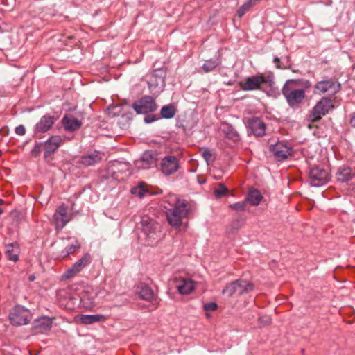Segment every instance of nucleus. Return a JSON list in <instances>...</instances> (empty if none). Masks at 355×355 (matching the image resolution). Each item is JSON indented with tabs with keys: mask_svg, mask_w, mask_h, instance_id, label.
Returning a JSON list of instances; mask_svg holds the SVG:
<instances>
[{
	"mask_svg": "<svg viewBox=\"0 0 355 355\" xmlns=\"http://www.w3.org/2000/svg\"><path fill=\"white\" fill-rule=\"evenodd\" d=\"M164 205L166 209V214L168 223L174 227H180L182 219L187 218L189 213V207L187 200L180 199L176 195L170 194L165 198Z\"/></svg>",
	"mask_w": 355,
	"mask_h": 355,
	"instance_id": "1",
	"label": "nucleus"
},
{
	"mask_svg": "<svg viewBox=\"0 0 355 355\" xmlns=\"http://www.w3.org/2000/svg\"><path fill=\"white\" fill-rule=\"evenodd\" d=\"M302 83L300 79L288 80L282 89L283 96L291 107L299 105L305 98L304 89L297 88Z\"/></svg>",
	"mask_w": 355,
	"mask_h": 355,
	"instance_id": "2",
	"label": "nucleus"
},
{
	"mask_svg": "<svg viewBox=\"0 0 355 355\" xmlns=\"http://www.w3.org/2000/svg\"><path fill=\"white\" fill-rule=\"evenodd\" d=\"M180 159L178 156L168 154L159 160V170L164 176L175 175L180 168Z\"/></svg>",
	"mask_w": 355,
	"mask_h": 355,
	"instance_id": "3",
	"label": "nucleus"
},
{
	"mask_svg": "<svg viewBox=\"0 0 355 355\" xmlns=\"http://www.w3.org/2000/svg\"><path fill=\"white\" fill-rule=\"evenodd\" d=\"M8 319L13 326H22L29 323L32 319L31 311L21 305H17L13 307L8 315Z\"/></svg>",
	"mask_w": 355,
	"mask_h": 355,
	"instance_id": "4",
	"label": "nucleus"
},
{
	"mask_svg": "<svg viewBox=\"0 0 355 355\" xmlns=\"http://www.w3.org/2000/svg\"><path fill=\"white\" fill-rule=\"evenodd\" d=\"M166 71L164 68L155 69L150 76L148 85L150 93L153 95L159 94L166 85Z\"/></svg>",
	"mask_w": 355,
	"mask_h": 355,
	"instance_id": "5",
	"label": "nucleus"
},
{
	"mask_svg": "<svg viewBox=\"0 0 355 355\" xmlns=\"http://www.w3.org/2000/svg\"><path fill=\"white\" fill-rule=\"evenodd\" d=\"M254 285L244 279H237L227 284L223 290V293L228 297L234 295H241L252 291Z\"/></svg>",
	"mask_w": 355,
	"mask_h": 355,
	"instance_id": "6",
	"label": "nucleus"
},
{
	"mask_svg": "<svg viewBox=\"0 0 355 355\" xmlns=\"http://www.w3.org/2000/svg\"><path fill=\"white\" fill-rule=\"evenodd\" d=\"M274 83L273 78L270 76L257 75L248 77L245 81L241 83V88L244 91L259 90L263 84L272 86Z\"/></svg>",
	"mask_w": 355,
	"mask_h": 355,
	"instance_id": "7",
	"label": "nucleus"
},
{
	"mask_svg": "<svg viewBox=\"0 0 355 355\" xmlns=\"http://www.w3.org/2000/svg\"><path fill=\"white\" fill-rule=\"evenodd\" d=\"M141 230L150 240H156L161 232V225L148 216H143L141 218Z\"/></svg>",
	"mask_w": 355,
	"mask_h": 355,
	"instance_id": "8",
	"label": "nucleus"
},
{
	"mask_svg": "<svg viewBox=\"0 0 355 355\" xmlns=\"http://www.w3.org/2000/svg\"><path fill=\"white\" fill-rule=\"evenodd\" d=\"M332 108H334V106L331 101L327 98H322L313 108V111L309 116V121L315 122L320 120L322 116H324Z\"/></svg>",
	"mask_w": 355,
	"mask_h": 355,
	"instance_id": "9",
	"label": "nucleus"
},
{
	"mask_svg": "<svg viewBox=\"0 0 355 355\" xmlns=\"http://www.w3.org/2000/svg\"><path fill=\"white\" fill-rule=\"evenodd\" d=\"M132 107L137 114H148L155 112L157 106L155 100L150 96H145L135 101Z\"/></svg>",
	"mask_w": 355,
	"mask_h": 355,
	"instance_id": "10",
	"label": "nucleus"
},
{
	"mask_svg": "<svg viewBox=\"0 0 355 355\" xmlns=\"http://www.w3.org/2000/svg\"><path fill=\"white\" fill-rule=\"evenodd\" d=\"M269 149L277 161L285 160L293 154L292 147L284 141L271 144Z\"/></svg>",
	"mask_w": 355,
	"mask_h": 355,
	"instance_id": "11",
	"label": "nucleus"
},
{
	"mask_svg": "<svg viewBox=\"0 0 355 355\" xmlns=\"http://www.w3.org/2000/svg\"><path fill=\"white\" fill-rule=\"evenodd\" d=\"M309 176L310 183L313 187H319L329 180L328 171L320 166L311 168Z\"/></svg>",
	"mask_w": 355,
	"mask_h": 355,
	"instance_id": "12",
	"label": "nucleus"
},
{
	"mask_svg": "<svg viewBox=\"0 0 355 355\" xmlns=\"http://www.w3.org/2000/svg\"><path fill=\"white\" fill-rule=\"evenodd\" d=\"M53 220L57 230H62L71 220V216L67 212V207L59 206L53 215Z\"/></svg>",
	"mask_w": 355,
	"mask_h": 355,
	"instance_id": "13",
	"label": "nucleus"
},
{
	"mask_svg": "<svg viewBox=\"0 0 355 355\" xmlns=\"http://www.w3.org/2000/svg\"><path fill=\"white\" fill-rule=\"evenodd\" d=\"M136 293L141 300L152 303L153 308L151 310L155 309L157 307L159 300L155 297L154 292L150 286L141 284L137 287Z\"/></svg>",
	"mask_w": 355,
	"mask_h": 355,
	"instance_id": "14",
	"label": "nucleus"
},
{
	"mask_svg": "<svg viewBox=\"0 0 355 355\" xmlns=\"http://www.w3.org/2000/svg\"><path fill=\"white\" fill-rule=\"evenodd\" d=\"M55 119L53 116L49 114L43 116L35 126V135L38 137H41V134L49 131L55 123Z\"/></svg>",
	"mask_w": 355,
	"mask_h": 355,
	"instance_id": "15",
	"label": "nucleus"
},
{
	"mask_svg": "<svg viewBox=\"0 0 355 355\" xmlns=\"http://www.w3.org/2000/svg\"><path fill=\"white\" fill-rule=\"evenodd\" d=\"M314 87L315 94H322L327 92L336 94L340 90V84L333 80H327L318 82Z\"/></svg>",
	"mask_w": 355,
	"mask_h": 355,
	"instance_id": "16",
	"label": "nucleus"
},
{
	"mask_svg": "<svg viewBox=\"0 0 355 355\" xmlns=\"http://www.w3.org/2000/svg\"><path fill=\"white\" fill-rule=\"evenodd\" d=\"M157 155L151 151L144 152L139 159L135 162V166L139 169H148L156 164Z\"/></svg>",
	"mask_w": 355,
	"mask_h": 355,
	"instance_id": "17",
	"label": "nucleus"
},
{
	"mask_svg": "<svg viewBox=\"0 0 355 355\" xmlns=\"http://www.w3.org/2000/svg\"><path fill=\"white\" fill-rule=\"evenodd\" d=\"M248 127L249 131L257 137H261L265 135L266 125L259 118L253 117L249 119Z\"/></svg>",
	"mask_w": 355,
	"mask_h": 355,
	"instance_id": "18",
	"label": "nucleus"
},
{
	"mask_svg": "<svg viewBox=\"0 0 355 355\" xmlns=\"http://www.w3.org/2000/svg\"><path fill=\"white\" fill-rule=\"evenodd\" d=\"M102 159V153L99 151L94 150L82 156L78 163L84 166H91L100 163Z\"/></svg>",
	"mask_w": 355,
	"mask_h": 355,
	"instance_id": "19",
	"label": "nucleus"
},
{
	"mask_svg": "<svg viewBox=\"0 0 355 355\" xmlns=\"http://www.w3.org/2000/svg\"><path fill=\"white\" fill-rule=\"evenodd\" d=\"M61 122L64 130L69 132L78 130L82 126L81 121L71 114H65Z\"/></svg>",
	"mask_w": 355,
	"mask_h": 355,
	"instance_id": "20",
	"label": "nucleus"
},
{
	"mask_svg": "<svg viewBox=\"0 0 355 355\" xmlns=\"http://www.w3.org/2000/svg\"><path fill=\"white\" fill-rule=\"evenodd\" d=\"M63 143V139L59 135L51 136L44 143V155L47 156L56 151Z\"/></svg>",
	"mask_w": 355,
	"mask_h": 355,
	"instance_id": "21",
	"label": "nucleus"
},
{
	"mask_svg": "<svg viewBox=\"0 0 355 355\" xmlns=\"http://www.w3.org/2000/svg\"><path fill=\"white\" fill-rule=\"evenodd\" d=\"M176 287L180 294L187 295L194 289L195 284L191 279L182 278L178 282Z\"/></svg>",
	"mask_w": 355,
	"mask_h": 355,
	"instance_id": "22",
	"label": "nucleus"
},
{
	"mask_svg": "<svg viewBox=\"0 0 355 355\" xmlns=\"http://www.w3.org/2000/svg\"><path fill=\"white\" fill-rule=\"evenodd\" d=\"M34 328L40 332H45L51 329L52 320L49 317H41L34 321Z\"/></svg>",
	"mask_w": 355,
	"mask_h": 355,
	"instance_id": "23",
	"label": "nucleus"
},
{
	"mask_svg": "<svg viewBox=\"0 0 355 355\" xmlns=\"http://www.w3.org/2000/svg\"><path fill=\"white\" fill-rule=\"evenodd\" d=\"M354 177L352 168L348 166L340 167L336 173V179L341 182H347Z\"/></svg>",
	"mask_w": 355,
	"mask_h": 355,
	"instance_id": "24",
	"label": "nucleus"
},
{
	"mask_svg": "<svg viewBox=\"0 0 355 355\" xmlns=\"http://www.w3.org/2000/svg\"><path fill=\"white\" fill-rule=\"evenodd\" d=\"M80 322L85 324H91L95 322H105L107 317L104 315H80Z\"/></svg>",
	"mask_w": 355,
	"mask_h": 355,
	"instance_id": "25",
	"label": "nucleus"
},
{
	"mask_svg": "<svg viewBox=\"0 0 355 355\" xmlns=\"http://www.w3.org/2000/svg\"><path fill=\"white\" fill-rule=\"evenodd\" d=\"M263 199V196L261 192L256 189H251L249 190L246 201L252 206H257L259 205Z\"/></svg>",
	"mask_w": 355,
	"mask_h": 355,
	"instance_id": "26",
	"label": "nucleus"
},
{
	"mask_svg": "<svg viewBox=\"0 0 355 355\" xmlns=\"http://www.w3.org/2000/svg\"><path fill=\"white\" fill-rule=\"evenodd\" d=\"M220 129L227 139L232 140L233 141H237L239 140V134L231 125L228 123H223Z\"/></svg>",
	"mask_w": 355,
	"mask_h": 355,
	"instance_id": "27",
	"label": "nucleus"
},
{
	"mask_svg": "<svg viewBox=\"0 0 355 355\" xmlns=\"http://www.w3.org/2000/svg\"><path fill=\"white\" fill-rule=\"evenodd\" d=\"M19 247L17 243H12L6 246V254L8 259L16 262L19 259Z\"/></svg>",
	"mask_w": 355,
	"mask_h": 355,
	"instance_id": "28",
	"label": "nucleus"
},
{
	"mask_svg": "<svg viewBox=\"0 0 355 355\" xmlns=\"http://www.w3.org/2000/svg\"><path fill=\"white\" fill-rule=\"evenodd\" d=\"M220 62H221L219 58L210 59L205 62L202 66V69L205 73H209L214 70L218 65H220Z\"/></svg>",
	"mask_w": 355,
	"mask_h": 355,
	"instance_id": "29",
	"label": "nucleus"
},
{
	"mask_svg": "<svg viewBox=\"0 0 355 355\" xmlns=\"http://www.w3.org/2000/svg\"><path fill=\"white\" fill-rule=\"evenodd\" d=\"M83 270V268H80L78 264L76 263L69 269L66 270V272L64 273L63 277L65 279H71L76 276L78 273H79L80 271Z\"/></svg>",
	"mask_w": 355,
	"mask_h": 355,
	"instance_id": "30",
	"label": "nucleus"
},
{
	"mask_svg": "<svg viewBox=\"0 0 355 355\" xmlns=\"http://www.w3.org/2000/svg\"><path fill=\"white\" fill-rule=\"evenodd\" d=\"M162 116L165 119H171L175 114V110L173 105H164L161 109L160 112Z\"/></svg>",
	"mask_w": 355,
	"mask_h": 355,
	"instance_id": "31",
	"label": "nucleus"
},
{
	"mask_svg": "<svg viewBox=\"0 0 355 355\" xmlns=\"http://www.w3.org/2000/svg\"><path fill=\"white\" fill-rule=\"evenodd\" d=\"M80 248V244L78 241H75L73 243L67 246L63 250L62 253L64 257H67L69 254L74 253L78 249Z\"/></svg>",
	"mask_w": 355,
	"mask_h": 355,
	"instance_id": "32",
	"label": "nucleus"
},
{
	"mask_svg": "<svg viewBox=\"0 0 355 355\" xmlns=\"http://www.w3.org/2000/svg\"><path fill=\"white\" fill-rule=\"evenodd\" d=\"M148 190L145 189L142 184H139L137 187H135L131 189V193L133 195H135L139 198H143L144 196H145Z\"/></svg>",
	"mask_w": 355,
	"mask_h": 355,
	"instance_id": "33",
	"label": "nucleus"
},
{
	"mask_svg": "<svg viewBox=\"0 0 355 355\" xmlns=\"http://www.w3.org/2000/svg\"><path fill=\"white\" fill-rule=\"evenodd\" d=\"M214 193L216 198H220L228 193V189L223 184L220 183L218 188L214 190Z\"/></svg>",
	"mask_w": 355,
	"mask_h": 355,
	"instance_id": "34",
	"label": "nucleus"
},
{
	"mask_svg": "<svg viewBox=\"0 0 355 355\" xmlns=\"http://www.w3.org/2000/svg\"><path fill=\"white\" fill-rule=\"evenodd\" d=\"M91 262V256L89 253L84 254L83 257L78 259L76 263L83 269Z\"/></svg>",
	"mask_w": 355,
	"mask_h": 355,
	"instance_id": "35",
	"label": "nucleus"
},
{
	"mask_svg": "<svg viewBox=\"0 0 355 355\" xmlns=\"http://www.w3.org/2000/svg\"><path fill=\"white\" fill-rule=\"evenodd\" d=\"M246 200L245 201H240L230 205V208L236 211H243L246 207Z\"/></svg>",
	"mask_w": 355,
	"mask_h": 355,
	"instance_id": "36",
	"label": "nucleus"
},
{
	"mask_svg": "<svg viewBox=\"0 0 355 355\" xmlns=\"http://www.w3.org/2000/svg\"><path fill=\"white\" fill-rule=\"evenodd\" d=\"M202 156L207 164H209L211 162H213L214 159V155L211 150L209 148H206L202 151Z\"/></svg>",
	"mask_w": 355,
	"mask_h": 355,
	"instance_id": "37",
	"label": "nucleus"
},
{
	"mask_svg": "<svg viewBox=\"0 0 355 355\" xmlns=\"http://www.w3.org/2000/svg\"><path fill=\"white\" fill-rule=\"evenodd\" d=\"M251 8H252V6L250 5V3L245 2L238 10V11H237L238 16L240 18L242 17Z\"/></svg>",
	"mask_w": 355,
	"mask_h": 355,
	"instance_id": "38",
	"label": "nucleus"
},
{
	"mask_svg": "<svg viewBox=\"0 0 355 355\" xmlns=\"http://www.w3.org/2000/svg\"><path fill=\"white\" fill-rule=\"evenodd\" d=\"M259 324L262 326H266L271 322V318L268 315H263L259 318Z\"/></svg>",
	"mask_w": 355,
	"mask_h": 355,
	"instance_id": "39",
	"label": "nucleus"
},
{
	"mask_svg": "<svg viewBox=\"0 0 355 355\" xmlns=\"http://www.w3.org/2000/svg\"><path fill=\"white\" fill-rule=\"evenodd\" d=\"M218 305L215 302L207 303L204 305V309L207 311H214L216 310Z\"/></svg>",
	"mask_w": 355,
	"mask_h": 355,
	"instance_id": "40",
	"label": "nucleus"
},
{
	"mask_svg": "<svg viewBox=\"0 0 355 355\" xmlns=\"http://www.w3.org/2000/svg\"><path fill=\"white\" fill-rule=\"evenodd\" d=\"M15 132L17 135L23 136L26 133V129L25 127L23 125H19L17 127L15 128Z\"/></svg>",
	"mask_w": 355,
	"mask_h": 355,
	"instance_id": "41",
	"label": "nucleus"
},
{
	"mask_svg": "<svg viewBox=\"0 0 355 355\" xmlns=\"http://www.w3.org/2000/svg\"><path fill=\"white\" fill-rule=\"evenodd\" d=\"M144 121L146 123H151L155 121V118L153 116L148 115L144 118Z\"/></svg>",
	"mask_w": 355,
	"mask_h": 355,
	"instance_id": "42",
	"label": "nucleus"
},
{
	"mask_svg": "<svg viewBox=\"0 0 355 355\" xmlns=\"http://www.w3.org/2000/svg\"><path fill=\"white\" fill-rule=\"evenodd\" d=\"M273 62L275 64H276L277 68L282 69V67L280 66V60L278 57H275L273 60Z\"/></svg>",
	"mask_w": 355,
	"mask_h": 355,
	"instance_id": "43",
	"label": "nucleus"
},
{
	"mask_svg": "<svg viewBox=\"0 0 355 355\" xmlns=\"http://www.w3.org/2000/svg\"><path fill=\"white\" fill-rule=\"evenodd\" d=\"M301 80L302 82L301 85H303V86H304L306 88H309V87H310L311 86V83L310 81H309V80Z\"/></svg>",
	"mask_w": 355,
	"mask_h": 355,
	"instance_id": "44",
	"label": "nucleus"
},
{
	"mask_svg": "<svg viewBox=\"0 0 355 355\" xmlns=\"http://www.w3.org/2000/svg\"><path fill=\"white\" fill-rule=\"evenodd\" d=\"M350 123L352 126L355 127V112L352 115Z\"/></svg>",
	"mask_w": 355,
	"mask_h": 355,
	"instance_id": "45",
	"label": "nucleus"
},
{
	"mask_svg": "<svg viewBox=\"0 0 355 355\" xmlns=\"http://www.w3.org/2000/svg\"><path fill=\"white\" fill-rule=\"evenodd\" d=\"M37 151H39V146H37V145H36V146H35V148L33 149V151H32V152H33V153H36V152H37Z\"/></svg>",
	"mask_w": 355,
	"mask_h": 355,
	"instance_id": "46",
	"label": "nucleus"
},
{
	"mask_svg": "<svg viewBox=\"0 0 355 355\" xmlns=\"http://www.w3.org/2000/svg\"><path fill=\"white\" fill-rule=\"evenodd\" d=\"M28 279L31 281V282H33L35 280V276L34 275H30L29 277H28Z\"/></svg>",
	"mask_w": 355,
	"mask_h": 355,
	"instance_id": "47",
	"label": "nucleus"
},
{
	"mask_svg": "<svg viewBox=\"0 0 355 355\" xmlns=\"http://www.w3.org/2000/svg\"><path fill=\"white\" fill-rule=\"evenodd\" d=\"M3 214V209L1 208H0V215H1Z\"/></svg>",
	"mask_w": 355,
	"mask_h": 355,
	"instance_id": "48",
	"label": "nucleus"
},
{
	"mask_svg": "<svg viewBox=\"0 0 355 355\" xmlns=\"http://www.w3.org/2000/svg\"><path fill=\"white\" fill-rule=\"evenodd\" d=\"M207 317H209V314L206 313Z\"/></svg>",
	"mask_w": 355,
	"mask_h": 355,
	"instance_id": "49",
	"label": "nucleus"
}]
</instances>
